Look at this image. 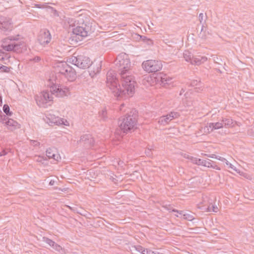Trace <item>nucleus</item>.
<instances>
[{"mask_svg": "<svg viewBox=\"0 0 254 254\" xmlns=\"http://www.w3.org/2000/svg\"><path fill=\"white\" fill-rule=\"evenodd\" d=\"M2 103V97H1V96H0V106L1 105Z\"/></svg>", "mask_w": 254, "mask_h": 254, "instance_id": "nucleus-55", "label": "nucleus"}, {"mask_svg": "<svg viewBox=\"0 0 254 254\" xmlns=\"http://www.w3.org/2000/svg\"><path fill=\"white\" fill-rule=\"evenodd\" d=\"M68 208H69L70 210H73L72 208L69 206H67Z\"/></svg>", "mask_w": 254, "mask_h": 254, "instance_id": "nucleus-57", "label": "nucleus"}, {"mask_svg": "<svg viewBox=\"0 0 254 254\" xmlns=\"http://www.w3.org/2000/svg\"><path fill=\"white\" fill-rule=\"evenodd\" d=\"M52 247L56 251L58 252H61L63 251V248L61 246L58 245V244L54 243L53 246Z\"/></svg>", "mask_w": 254, "mask_h": 254, "instance_id": "nucleus-33", "label": "nucleus"}, {"mask_svg": "<svg viewBox=\"0 0 254 254\" xmlns=\"http://www.w3.org/2000/svg\"><path fill=\"white\" fill-rule=\"evenodd\" d=\"M35 161L39 163H41L42 164L44 163L45 161L47 160L46 157L45 156H37L35 157Z\"/></svg>", "mask_w": 254, "mask_h": 254, "instance_id": "nucleus-29", "label": "nucleus"}, {"mask_svg": "<svg viewBox=\"0 0 254 254\" xmlns=\"http://www.w3.org/2000/svg\"><path fill=\"white\" fill-rule=\"evenodd\" d=\"M67 61L83 69L89 68L92 64V62L88 57L77 52L74 53L71 57L68 58Z\"/></svg>", "mask_w": 254, "mask_h": 254, "instance_id": "nucleus-5", "label": "nucleus"}, {"mask_svg": "<svg viewBox=\"0 0 254 254\" xmlns=\"http://www.w3.org/2000/svg\"><path fill=\"white\" fill-rule=\"evenodd\" d=\"M207 60V58L204 56L194 57L193 60L191 62V64L198 65L206 61Z\"/></svg>", "mask_w": 254, "mask_h": 254, "instance_id": "nucleus-19", "label": "nucleus"}, {"mask_svg": "<svg viewBox=\"0 0 254 254\" xmlns=\"http://www.w3.org/2000/svg\"><path fill=\"white\" fill-rule=\"evenodd\" d=\"M155 80L156 83L165 87L173 82L172 78L163 73L158 74L155 77Z\"/></svg>", "mask_w": 254, "mask_h": 254, "instance_id": "nucleus-10", "label": "nucleus"}, {"mask_svg": "<svg viewBox=\"0 0 254 254\" xmlns=\"http://www.w3.org/2000/svg\"><path fill=\"white\" fill-rule=\"evenodd\" d=\"M3 112L6 114L7 116H11L13 114L12 112L10 111V108L9 106L7 104H4L2 108Z\"/></svg>", "mask_w": 254, "mask_h": 254, "instance_id": "nucleus-28", "label": "nucleus"}, {"mask_svg": "<svg viewBox=\"0 0 254 254\" xmlns=\"http://www.w3.org/2000/svg\"><path fill=\"white\" fill-rule=\"evenodd\" d=\"M222 122L223 124V127H231L234 126L233 120L230 118H223Z\"/></svg>", "mask_w": 254, "mask_h": 254, "instance_id": "nucleus-21", "label": "nucleus"}, {"mask_svg": "<svg viewBox=\"0 0 254 254\" xmlns=\"http://www.w3.org/2000/svg\"><path fill=\"white\" fill-rule=\"evenodd\" d=\"M13 29V23L10 18L0 17V29L2 32L7 34Z\"/></svg>", "mask_w": 254, "mask_h": 254, "instance_id": "nucleus-9", "label": "nucleus"}, {"mask_svg": "<svg viewBox=\"0 0 254 254\" xmlns=\"http://www.w3.org/2000/svg\"><path fill=\"white\" fill-rule=\"evenodd\" d=\"M5 126L7 127V129L11 131L19 128L20 127V124H19L16 121L9 118L7 121Z\"/></svg>", "mask_w": 254, "mask_h": 254, "instance_id": "nucleus-18", "label": "nucleus"}, {"mask_svg": "<svg viewBox=\"0 0 254 254\" xmlns=\"http://www.w3.org/2000/svg\"><path fill=\"white\" fill-rule=\"evenodd\" d=\"M135 36H136L135 38L138 39L139 38V39L142 40L148 45H151L153 43L151 39L148 38L145 36H141L138 34H135Z\"/></svg>", "mask_w": 254, "mask_h": 254, "instance_id": "nucleus-24", "label": "nucleus"}, {"mask_svg": "<svg viewBox=\"0 0 254 254\" xmlns=\"http://www.w3.org/2000/svg\"><path fill=\"white\" fill-rule=\"evenodd\" d=\"M172 211L179 213L180 214H182L183 215V218L185 219H186L188 221H192L193 219H194V217L192 215H191L190 214H183L184 212L183 211H179L175 209H173L172 210Z\"/></svg>", "mask_w": 254, "mask_h": 254, "instance_id": "nucleus-23", "label": "nucleus"}, {"mask_svg": "<svg viewBox=\"0 0 254 254\" xmlns=\"http://www.w3.org/2000/svg\"><path fill=\"white\" fill-rule=\"evenodd\" d=\"M208 211H209V212L213 211L214 212H217L218 208L217 207V206L212 205V210L210 207H209L208 208Z\"/></svg>", "mask_w": 254, "mask_h": 254, "instance_id": "nucleus-40", "label": "nucleus"}, {"mask_svg": "<svg viewBox=\"0 0 254 254\" xmlns=\"http://www.w3.org/2000/svg\"><path fill=\"white\" fill-rule=\"evenodd\" d=\"M30 144L34 147L39 146L40 143L37 140H30Z\"/></svg>", "mask_w": 254, "mask_h": 254, "instance_id": "nucleus-36", "label": "nucleus"}, {"mask_svg": "<svg viewBox=\"0 0 254 254\" xmlns=\"http://www.w3.org/2000/svg\"><path fill=\"white\" fill-rule=\"evenodd\" d=\"M134 248L137 252L140 253L141 254L142 253V251L144 252V248L141 246H134Z\"/></svg>", "mask_w": 254, "mask_h": 254, "instance_id": "nucleus-39", "label": "nucleus"}, {"mask_svg": "<svg viewBox=\"0 0 254 254\" xmlns=\"http://www.w3.org/2000/svg\"><path fill=\"white\" fill-rule=\"evenodd\" d=\"M4 53L0 50V60H4L5 58H7L6 57V55L5 56V57H4Z\"/></svg>", "mask_w": 254, "mask_h": 254, "instance_id": "nucleus-44", "label": "nucleus"}, {"mask_svg": "<svg viewBox=\"0 0 254 254\" xmlns=\"http://www.w3.org/2000/svg\"><path fill=\"white\" fill-rule=\"evenodd\" d=\"M31 60L35 63H37V62H39L41 60V58L40 57L36 56V57H35L34 58H33L32 60Z\"/></svg>", "mask_w": 254, "mask_h": 254, "instance_id": "nucleus-45", "label": "nucleus"}, {"mask_svg": "<svg viewBox=\"0 0 254 254\" xmlns=\"http://www.w3.org/2000/svg\"><path fill=\"white\" fill-rule=\"evenodd\" d=\"M225 164L229 168H231L236 172L237 171L236 167H235L231 163H229L227 160L226 161Z\"/></svg>", "mask_w": 254, "mask_h": 254, "instance_id": "nucleus-37", "label": "nucleus"}, {"mask_svg": "<svg viewBox=\"0 0 254 254\" xmlns=\"http://www.w3.org/2000/svg\"><path fill=\"white\" fill-rule=\"evenodd\" d=\"M96 29L95 24L89 20L83 22L81 25L72 29L71 38L72 41L78 42L93 33Z\"/></svg>", "mask_w": 254, "mask_h": 254, "instance_id": "nucleus-3", "label": "nucleus"}, {"mask_svg": "<svg viewBox=\"0 0 254 254\" xmlns=\"http://www.w3.org/2000/svg\"><path fill=\"white\" fill-rule=\"evenodd\" d=\"M204 164V167H206L208 168H212L218 170H220V168L218 167L216 165L214 164V162L211 160H209V161L205 160V163Z\"/></svg>", "mask_w": 254, "mask_h": 254, "instance_id": "nucleus-25", "label": "nucleus"}, {"mask_svg": "<svg viewBox=\"0 0 254 254\" xmlns=\"http://www.w3.org/2000/svg\"><path fill=\"white\" fill-rule=\"evenodd\" d=\"M46 156L49 159H53L58 160L59 155L57 154V151L55 147H49L46 150Z\"/></svg>", "mask_w": 254, "mask_h": 254, "instance_id": "nucleus-16", "label": "nucleus"}, {"mask_svg": "<svg viewBox=\"0 0 254 254\" xmlns=\"http://www.w3.org/2000/svg\"><path fill=\"white\" fill-rule=\"evenodd\" d=\"M78 142L83 145L85 148H89L93 145L94 139L90 134H84L81 136Z\"/></svg>", "mask_w": 254, "mask_h": 254, "instance_id": "nucleus-12", "label": "nucleus"}, {"mask_svg": "<svg viewBox=\"0 0 254 254\" xmlns=\"http://www.w3.org/2000/svg\"><path fill=\"white\" fill-rule=\"evenodd\" d=\"M66 68L65 71L63 75H64L69 81H73L76 79V73L74 69L68 64L66 66Z\"/></svg>", "mask_w": 254, "mask_h": 254, "instance_id": "nucleus-13", "label": "nucleus"}, {"mask_svg": "<svg viewBox=\"0 0 254 254\" xmlns=\"http://www.w3.org/2000/svg\"><path fill=\"white\" fill-rule=\"evenodd\" d=\"M185 90L184 89H182V90L180 91V95H182L183 94V93L185 92Z\"/></svg>", "mask_w": 254, "mask_h": 254, "instance_id": "nucleus-52", "label": "nucleus"}, {"mask_svg": "<svg viewBox=\"0 0 254 254\" xmlns=\"http://www.w3.org/2000/svg\"><path fill=\"white\" fill-rule=\"evenodd\" d=\"M51 9V14L53 16L58 17L59 16L58 11L52 7H50Z\"/></svg>", "mask_w": 254, "mask_h": 254, "instance_id": "nucleus-35", "label": "nucleus"}, {"mask_svg": "<svg viewBox=\"0 0 254 254\" xmlns=\"http://www.w3.org/2000/svg\"><path fill=\"white\" fill-rule=\"evenodd\" d=\"M36 6L38 8H41L42 7L39 4H36Z\"/></svg>", "mask_w": 254, "mask_h": 254, "instance_id": "nucleus-56", "label": "nucleus"}, {"mask_svg": "<svg viewBox=\"0 0 254 254\" xmlns=\"http://www.w3.org/2000/svg\"><path fill=\"white\" fill-rule=\"evenodd\" d=\"M188 158L190 160L191 162H192L193 164L197 165V162H198V160L199 159V158H197L196 157H194L192 156H190V157H189Z\"/></svg>", "mask_w": 254, "mask_h": 254, "instance_id": "nucleus-38", "label": "nucleus"}, {"mask_svg": "<svg viewBox=\"0 0 254 254\" xmlns=\"http://www.w3.org/2000/svg\"><path fill=\"white\" fill-rule=\"evenodd\" d=\"M150 251V250H148V249H144V252H142L141 254H149V251Z\"/></svg>", "mask_w": 254, "mask_h": 254, "instance_id": "nucleus-49", "label": "nucleus"}, {"mask_svg": "<svg viewBox=\"0 0 254 254\" xmlns=\"http://www.w3.org/2000/svg\"><path fill=\"white\" fill-rule=\"evenodd\" d=\"M111 111L108 110L106 107L104 108L99 112V118L101 121L103 122L107 121L111 119Z\"/></svg>", "mask_w": 254, "mask_h": 254, "instance_id": "nucleus-15", "label": "nucleus"}, {"mask_svg": "<svg viewBox=\"0 0 254 254\" xmlns=\"http://www.w3.org/2000/svg\"><path fill=\"white\" fill-rule=\"evenodd\" d=\"M119 74L122 80V88L119 83L116 72L112 69L107 73V86L117 98H122L124 96L126 97V94L128 96H132L134 92L136 83L131 72L130 70H121Z\"/></svg>", "mask_w": 254, "mask_h": 254, "instance_id": "nucleus-1", "label": "nucleus"}, {"mask_svg": "<svg viewBox=\"0 0 254 254\" xmlns=\"http://www.w3.org/2000/svg\"><path fill=\"white\" fill-rule=\"evenodd\" d=\"M215 159H217L218 160H220V161H221L222 162H224L225 163L227 161V160L225 158H223L222 157H221L220 156H215Z\"/></svg>", "mask_w": 254, "mask_h": 254, "instance_id": "nucleus-42", "label": "nucleus"}, {"mask_svg": "<svg viewBox=\"0 0 254 254\" xmlns=\"http://www.w3.org/2000/svg\"><path fill=\"white\" fill-rule=\"evenodd\" d=\"M55 183V181H54V180H51V181H50V183H49V185H50V186H53V185H54Z\"/></svg>", "mask_w": 254, "mask_h": 254, "instance_id": "nucleus-50", "label": "nucleus"}, {"mask_svg": "<svg viewBox=\"0 0 254 254\" xmlns=\"http://www.w3.org/2000/svg\"><path fill=\"white\" fill-rule=\"evenodd\" d=\"M115 64L119 68L120 72L121 70H129L130 62L128 55L125 53H121L117 57Z\"/></svg>", "mask_w": 254, "mask_h": 254, "instance_id": "nucleus-6", "label": "nucleus"}, {"mask_svg": "<svg viewBox=\"0 0 254 254\" xmlns=\"http://www.w3.org/2000/svg\"><path fill=\"white\" fill-rule=\"evenodd\" d=\"M68 64L65 62L56 63L54 65L55 71L63 75L65 71V69L66 68V66Z\"/></svg>", "mask_w": 254, "mask_h": 254, "instance_id": "nucleus-17", "label": "nucleus"}, {"mask_svg": "<svg viewBox=\"0 0 254 254\" xmlns=\"http://www.w3.org/2000/svg\"><path fill=\"white\" fill-rule=\"evenodd\" d=\"M199 82H200V81H199V80H194L191 81L190 85L191 86H197L199 85Z\"/></svg>", "mask_w": 254, "mask_h": 254, "instance_id": "nucleus-41", "label": "nucleus"}, {"mask_svg": "<svg viewBox=\"0 0 254 254\" xmlns=\"http://www.w3.org/2000/svg\"><path fill=\"white\" fill-rule=\"evenodd\" d=\"M0 70L4 72H9L10 71V68L0 64Z\"/></svg>", "mask_w": 254, "mask_h": 254, "instance_id": "nucleus-34", "label": "nucleus"}, {"mask_svg": "<svg viewBox=\"0 0 254 254\" xmlns=\"http://www.w3.org/2000/svg\"><path fill=\"white\" fill-rule=\"evenodd\" d=\"M101 69V64H99L96 65V68L91 67L89 72V74L91 77H94L96 74L99 73L100 72Z\"/></svg>", "mask_w": 254, "mask_h": 254, "instance_id": "nucleus-22", "label": "nucleus"}, {"mask_svg": "<svg viewBox=\"0 0 254 254\" xmlns=\"http://www.w3.org/2000/svg\"><path fill=\"white\" fill-rule=\"evenodd\" d=\"M184 57L187 62H190L191 64L194 58L193 55L189 51H185L184 53Z\"/></svg>", "mask_w": 254, "mask_h": 254, "instance_id": "nucleus-27", "label": "nucleus"}, {"mask_svg": "<svg viewBox=\"0 0 254 254\" xmlns=\"http://www.w3.org/2000/svg\"><path fill=\"white\" fill-rule=\"evenodd\" d=\"M51 123H53L56 125H65L64 123V121L63 119H61L59 118L58 117H56L53 118H51Z\"/></svg>", "mask_w": 254, "mask_h": 254, "instance_id": "nucleus-26", "label": "nucleus"}, {"mask_svg": "<svg viewBox=\"0 0 254 254\" xmlns=\"http://www.w3.org/2000/svg\"><path fill=\"white\" fill-rule=\"evenodd\" d=\"M155 252H153V251H152L151 250H150L149 251V254H155Z\"/></svg>", "mask_w": 254, "mask_h": 254, "instance_id": "nucleus-54", "label": "nucleus"}, {"mask_svg": "<svg viewBox=\"0 0 254 254\" xmlns=\"http://www.w3.org/2000/svg\"><path fill=\"white\" fill-rule=\"evenodd\" d=\"M51 36L49 31L41 33L38 36V41L43 46L48 44L51 41Z\"/></svg>", "mask_w": 254, "mask_h": 254, "instance_id": "nucleus-14", "label": "nucleus"}, {"mask_svg": "<svg viewBox=\"0 0 254 254\" xmlns=\"http://www.w3.org/2000/svg\"><path fill=\"white\" fill-rule=\"evenodd\" d=\"M206 155L208 156V155ZM215 156H216L215 154H211V155H209V157H211L212 158H215Z\"/></svg>", "mask_w": 254, "mask_h": 254, "instance_id": "nucleus-51", "label": "nucleus"}, {"mask_svg": "<svg viewBox=\"0 0 254 254\" xmlns=\"http://www.w3.org/2000/svg\"><path fill=\"white\" fill-rule=\"evenodd\" d=\"M153 150V147L152 146L148 147L145 151V153L147 156L151 157L152 155V151Z\"/></svg>", "mask_w": 254, "mask_h": 254, "instance_id": "nucleus-32", "label": "nucleus"}, {"mask_svg": "<svg viewBox=\"0 0 254 254\" xmlns=\"http://www.w3.org/2000/svg\"><path fill=\"white\" fill-rule=\"evenodd\" d=\"M249 134L254 137V127L252 128L251 130L249 131Z\"/></svg>", "mask_w": 254, "mask_h": 254, "instance_id": "nucleus-46", "label": "nucleus"}, {"mask_svg": "<svg viewBox=\"0 0 254 254\" xmlns=\"http://www.w3.org/2000/svg\"><path fill=\"white\" fill-rule=\"evenodd\" d=\"M7 152L5 150H3L2 151L0 152V157L6 155Z\"/></svg>", "mask_w": 254, "mask_h": 254, "instance_id": "nucleus-47", "label": "nucleus"}, {"mask_svg": "<svg viewBox=\"0 0 254 254\" xmlns=\"http://www.w3.org/2000/svg\"><path fill=\"white\" fill-rule=\"evenodd\" d=\"M138 112L132 109L125 117L120 119L118 122L120 129L124 133H127L133 130L137 125Z\"/></svg>", "mask_w": 254, "mask_h": 254, "instance_id": "nucleus-4", "label": "nucleus"}, {"mask_svg": "<svg viewBox=\"0 0 254 254\" xmlns=\"http://www.w3.org/2000/svg\"><path fill=\"white\" fill-rule=\"evenodd\" d=\"M180 116V114L178 112H171L166 115L161 117L158 121L159 124L165 126L168 124L172 120L177 118Z\"/></svg>", "mask_w": 254, "mask_h": 254, "instance_id": "nucleus-11", "label": "nucleus"}, {"mask_svg": "<svg viewBox=\"0 0 254 254\" xmlns=\"http://www.w3.org/2000/svg\"><path fill=\"white\" fill-rule=\"evenodd\" d=\"M203 13H201L199 14V19L201 22L202 20H203Z\"/></svg>", "mask_w": 254, "mask_h": 254, "instance_id": "nucleus-48", "label": "nucleus"}, {"mask_svg": "<svg viewBox=\"0 0 254 254\" xmlns=\"http://www.w3.org/2000/svg\"><path fill=\"white\" fill-rule=\"evenodd\" d=\"M124 106H125L124 104H122V105H121L120 108V110L121 111L123 110V108L124 107Z\"/></svg>", "mask_w": 254, "mask_h": 254, "instance_id": "nucleus-53", "label": "nucleus"}, {"mask_svg": "<svg viewBox=\"0 0 254 254\" xmlns=\"http://www.w3.org/2000/svg\"><path fill=\"white\" fill-rule=\"evenodd\" d=\"M223 127L222 122L210 123L208 124V129H210V131H212L214 129H219Z\"/></svg>", "mask_w": 254, "mask_h": 254, "instance_id": "nucleus-20", "label": "nucleus"}, {"mask_svg": "<svg viewBox=\"0 0 254 254\" xmlns=\"http://www.w3.org/2000/svg\"><path fill=\"white\" fill-rule=\"evenodd\" d=\"M70 95V89L64 85L52 83L50 85V90L42 92L41 100L47 103L53 99V96L59 98L68 97Z\"/></svg>", "mask_w": 254, "mask_h": 254, "instance_id": "nucleus-2", "label": "nucleus"}, {"mask_svg": "<svg viewBox=\"0 0 254 254\" xmlns=\"http://www.w3.org/2000/svg\"><path fill=\"white\" fill-rule=\"evenodd\" d=\"M142 65L144 70L148 73L156 72L162 67V64L160 61L152 60L143 62Z\"/></svg>", "mask_w": 254, "mask_h": 254, "instance_id": "nucleus-8", "label": "nucleus"}, {"mask_svg": "<svg viewBox=\"0 0 254 254\" xmlns=\"http://www.w3.org/2000/svg\"><path fill=\"white\" fill-rule=\"evenodd\" d=\"M9 119V118L6 117L5 115L2 114V115H0V123H1V124L5 125L6 123H7V121Z\"/></svg>", "mask_w": 254, "mask_h": 254, "instance_id": "nucleus-31", "label": "nucleus"}, {"mask_svg": "<svg viewBox=\"0 0 254 254\" xmlns=\"http://www.w3.org/2000/svg\"><path fill=\"white\" fill-rule=\"evenodd\" d=\"M19 35H17L16 37L14 36H9L8 38V39L10 41H12L11 43L6 44L4 42L3 44H1V48L6 51H14V52H19L22 46V42L21 41H18L17 42H15V41H17L18 40L19 38L18 37Z\"/></svg>", "mask_w": 254, "mask_h": 254, "instance_id": "nucleus-7", "label": "nucleus"}, {"mask_svg": "<svg viewBox=\"0 0 254 254\" xmlns=\"http://www.w3.org/2000/svg\"><path fill=\"white\" fill-rule=\"evenodd\" d=\"M42 241L47 243L51 247L52 246H53V245L55 243V242L53 241V240H51L50 239H49L47 237H43Z\"/></svg>", "mask_w": 254, "mask_h": 254, "instance_id": "nucleus-30", "label": "nucleus"}, {"mask_svg": "<svg viewBox=\"0 0 254 254\" xmlns=\"http://www.w3.org/2000/svg\"><path fill=\"white\" fill-rule=\"evenodd\" d=\"M205 160H203V159H199L198 160V162H197V165H199V166H204V163H205Z\"/></svg>", "mask_w": 254, "mask_h": 254, "instance_id": "nucleus-43", "label": "nucleus"}]
</instances>
